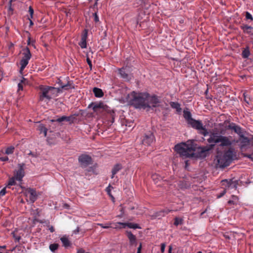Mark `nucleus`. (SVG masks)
<instances>
[{
  "label": "nucleus",
  "instance_id": "1",
  "mask_svg": "<svg viewBox=\"0 0 253 253\" xmlns=\"http://www.w3.org/2000/svg\"><path fill=\"white\" fill-rule=\"evenodd\" d=\"M127 100L130 104L137 109H147L156 107L160 102L158 97L155 95H150L147 92L132 91L127 95Z\"/></svg>",
  "mask_w": 253,
  "mask_h": 253
},
{
  "label": "nucleus",
  "instance_id": "2",
  "mask_svg": "<svg viewBox=\"0 0 253 253\" xmlns=\"http://www.w3.org/2000/svg\"><path fill=\"white\" fill-rule=\"evenodd\" d=\"M214 146V144H211L210 148L206 147H199L198 148V152L199 153L198 155H196L195 153L196 149V146L191 142L178 144L175 146L174 148L175 151L179 155V156L184 159L195 157H205L209 151Z\"/></svg>",
  "mask_w": 253,
  "mask_h": 253
},
{
  "label": "nucleus",
  "instance_id": "3",
  "mask_svg": "<svg viewBox=\"0 0 253 253\" xmlns=\"http://www.w3.org/2000/svg\"><path fill=\"white\" fill-rule=\"evenodd\" d=\"M238 132V146L241 150V155L249 158L253 162V145L251 144L253 142V136L239 126Z\"/></svg>",
  "mask_w": 253,
  "mask_h": 253
},
{
  "label": "nucleus",
  "instance_id": "4",
  "mask_svg": "<svg viewBox=\"0 0 253 253\" xmlns=\"http://www.w3.org/2000/svg\"><path fill=\"white\" fill-rule=\"evenodd\" d=\"M40 100L47 101L52 98L57 97L59 93H62L60 88L41 85L40 86Z\"/></svg>",
  "mask_w": 253,
  "mask_h": 253
},
{
  "label": "nucleus",
  "instance_id": "5",
  "mask_svg": "<svg viewBox=\"0 0 253 253\" xmlns=\"http://www.w3.org/2000/svg\"><path fill=\"white\" fill-rule=\"evenodd\" d=\"M233 155L234 150L232 148L224 153L217 152L215 159L217 167L224 168L228 166L233 160Z\"/></svg>",
  "mask_w": 253,
  "mask_h": 253
},
{
  "label": "nucleus",
  "instance_id": "6",
  "mask_svg": "<svg viewBox=\"0 0 253 253\" xmlns=\"http://www.w3.org/2000/svg\"><path fill=\"white\" fill-rule=\"evenodd\" d=\"M188 125L190 126L192 128L196 129L199 131V133L207 136L209 132L201 121L196 120L193 118L187 123Z\"/></svg>",
  "mask_w": 253,
  "mask_h": 253
},
{
  "label": "nucleus",
  "instance_id": "7",
  "mask_svg": "<svg viewBox=\"0 0 253 253\" xmlns=\"http://www.w3.org/2000/svg\"><path fill=\"white\" fill-rule=\"evenodd\" d=\"M23 57L20 61V64L21 65L20 70H23L29 63V60L32 57V54L30 52V49L26 47L23 50Z\"/></svg>",
  "mask_w": 253,
  "mask_h": 253
},
{
  "label": "nucleus",
  "instance_id": "8",
  "mask_svg": "<svg viewBox=\"0 0 253 253\" xmlns=\"http://www.w3.org/2000/svg\"><path fill=\"white\" fill-rule=\"evenodd\" d=\"M26 196L29 198L28 201L33 204L38 198V194L35 189L28 188L25 191Z\"/></svg>",
  "mask_w": 253,
  "mask_h": 253
},
{
  "label": "nucleus",
  "instance_id": "9",
  "mask_svg": "<svg viewBox=\"0 0 253 253\" xmlns=\"http://www.w3.org/2000/svg\"><path fill=\"white\" fill-rule=\"evenodd\" d=\"M155 141V137L153 132L151 131H148L146 132L142 140V143L146 145H150L153 142Z\"/></svg>",
  "mask_w": 253,
  "mask_h": 253
},
{
  "label": "nucleus",
  "instance_id": "10",
  "mask_svg": "<svg viewBox=\"0 0 253 253\" xmlns=\"http://www.w3.org/2000/svg\"><path fill=\"white\" fill-rule=\"evenodd\" d=\"M88 107L92 108V110L94 112H97L98 111H100L101 110H106L107 106L106 105H104V104L102 102H95L90 104L89 105Z\"/></svg>",
  "mask_w": 253,
  "mask_h": 253
},
{
  "label": "nucleus",
  "instance_id": "11",
  "mask_svg": "<svg viewBox=\"0 0 253 253\" xmlns=\"http://www.w3.org/2000/svg\"><path fill=\"white\" fill-rule=\"evenodd\" d=\"M91 158L87 155H82L79 157V161L84 167L91 164Z\"/></svg>",
  "mask_w": 253,
  "mask_h": 253
},
{
  "label": "nucleus",
  "instance_id": "12",
  "mask_svg": "<svg viewBox=\"0 0 253 253\" xmlns=\"http://www.w3.org/2000/svg\"><path fill=\"white\" fill-rule=\"evenodd\" d=\"M218 143H220V146H230L232 145V141L229 137L219 135Z\"/></svg>",
  "mask_w": 253,
  "mask_h": 253
},
{
  "label": "nucleus",
  "instance_id": "13",
  "mask_svg": "<svg viewBox=\"0 0 253 253\" xmlns=\"http://www.w3.org/2000/svg\"><path fill=\"white\" fill-rule=\"evenodd\" d=\"M24 164H19V169L14 173V177L17 180L21 181L24 176Z\"/></svg>",
  "mask_w": 253,
  "mask_h": 253
},
{
  "label": "nucleus",
  "instance_id": "14",
  "mask_svg": "<svg viewBox=\"0 0 253 253\" xmlns=\"http://www.w3.org/2000/svg\"><path fill=\"white\" fill-rule=\"evenodd\" d=\"M87 30L86 29H84L82 35L81 40L80 42L79 43V45L81 46L82 48H85L86 47V40L87 38Z\"/></svg>",
  "mask_w": 253,
  "mask_h": 253
},
{
  "label": "nucleus",
  "instance_id": "15",
  "mask_svg": "<svg viewBox=\"0 0 253 253\" xmlns=\"http://www.w3.org/2000/svg\"><path fill=\"white\" fill-rule=\"evenodd\" d=\"M241 29L243 30V32L245 34L253 36V27L248 26L247 24H242L240 26Z\"/></svg>",
  "mask_w": 253,
  "mask_h": 253
},
{
  "label": "nucleus",
  "instance_id": "16",
  "mask_svg": "<svg viewBox=\"0 0 253 253\" xmlns=\"http://www.w3.org/2000/svg\"><path fill=\"white\" fill-rule=\"evenodd\" d=\"M223 126L226 128L232 129L235 132L237 133V126L234 123H230L229 122H225Z\"/></svg>",
  "mask_w": 253,
  "mask_h": 253
},
{
  "label": "nucleus",
  "instance_id": "17",
  "mask_svg": "<svg viewBox=\"0 0 253 253\" xmlns=\"http://www.w3.org/2000/svg\"><path fill=\"white\" fill-rule=\"evenodd\" d=\"M127 237L129 241V243L130 245H133L136 244V238L135 235H134L131 231H126V232Z\"/></svg>",
  "mask_w": 253,
  "mask_h": 253
},
{
  "label": "nucleus",
  "instance_id": "18",
  "mask_svg": "<svg viewBox=\"0 0 253 253\" xmlns=\"http://www.w3.org/2000/svg\"><path fill=\"white\" fill-rule=\"evenodd\" d=\"M172 210H169V209H165L156 212L155 213V216L160 218V217L164 216L166 214H168L169 212H170Z\"/></svg>",
  "mask_w": 253,
  "mask_h": 253
},
{
  "label": "nucleus",
  "instance_id": "19",
  "mask_svg": "<svg viewBox=\"0 0 253 253\" xmlns=\"http://www.w3.org/2000/svg\"><path fill=\"white\" fill-rule=\"evenodd\" d=\"M119 73L121 77V78H123L125 80H129V77L128 76V74L127 73V72L126 71V68H122L119 69Z\"/></svg>",
  "mask_w": 253,
  "mask_h": 253
},
{
  "label": "nucleus",
  "instance_id": "20",
  "mask_svg": "<svg viewBox=\"0 0 253 253\" xmlns=\"http://www.w3.org/2000/svg\"><path fill=\"white\" fill-rule=\"evenodd\" d=\"M219 139V135L216 134H212L210 135V137L208 139V141L209 143H218Z\"/></svg>",
  "mask_w": 253,
  "mask_h": 253
},
{
  "label": "nucleus",
  "instance_id": "21",
  "mask_svg": "<svg viewBox=\"0 0 253 253\" xmlns=\"http://www.w3.org/2000/svg\"><path fill=\"white\" fill-rule=\"evenodd\" d=\"M62 89L68 90L70 88H74V86L72 81H68L66 84H61V87H59Z\"/></svg>",
  "mask_w": 253,
  "mask_h": 253
},
{
  "label": "nucleus",
  "instance_id": "22",
  "mask_svg": "<svg viewBox=\"0 0 253 253\" xmlns=\"http://www.w3.org/2000/svg\"><path fill=\"white\" fill-rule=\"evenodd\" d=\"M250 54H251V52H250V48L248 46H247L245 48H243L242 52L241 53V56L243 58H244V59L248 58L249 57V56L250 55Z\"/></svg>",
  "mask_w": 253,
  "mask_h": 253
},
{
  "label": "nucleus",
  "instance_id": "23",
  "mask_svg": "<svg viewBox=\"0 0 253 253\" xmlns=\"http://www.w3.org/2000/svg\"><path fill=\"white\" fill-rule=\"evenodd\" d=\"M169 104L172 108L176 109L177 112H181L182 109L180 107V104L179 103L177 102H170Z\"/></svg>",
  "mask_w": 253,
  "mask_h": 253
},
{
  "label": "nucleus",
  "instance_id": "24",
  "mask_svg": "<svg viewBox=\"0 0 253 253\" xmlns=\"http://www.w3.org/2000/svg\"><path fill=\"white\" fill-rule=\"evenodd\" d=\"M122 167L121 165L117 164L115 165L114 167L112 169V176L111 178H113L114 177V175L120 170L122 169Z\"/></svg>",
  "mask_w": 253,
  "mask_h": 253
},
{
  "label": "nucleus",
  "instance_id": "25",
  "mask_svg": "<svg viewBox=\"0 0 253 253\" xmlns=\"http://www.w3.org/2000/svg\"><path fill=\"white\" fill-rule=\"evenodd\" d=\"M183 117L187 123L193 119L191 112L189 111L187 109L183 111Z\"/></svg>",
  "mask_w": 253,
  "mask_h": 253
},
{
  "label": "nucleus",
  "instance_id": "26",
  "mask_svg": "<svg viewBox=\"0 0 253 253\" xmlns=\"http://www.w3.org/2000/svg\"><path fill=\"white\" fill-rule=\"evenodd\" d=\"M93 92L95 96L96 97H102L104 95V93L102 89L99 88L94 87L93 89Z\"/></svg>",
  "mask_w": 253,
  "mask_h": 253
},
{
  "label": "nucleus",
  "instance_id": "27",
  "mask_svg": "<svg viewBox=\"0 0 253 253\" xmlns=\"http://www.w3.org/2000/svg\"><path fill=\"white\" fill-rule=\"evenodd\" d=\"M38 130L40 131V133H43L44 137L46 136L47 129L44 126V125L42 124L38 126Z\"/></svg>",
  "mask_w": 253,
  "mask_h": 253
},
{
  "label": "nucleus",
  "instance_id": "28",
  "mask_svg": "<svg viewBox=\"0 0 253 253\" xmlns=\"http://www.w3.org/2000/svg\"><path fill=\"white\" fill-rule=\"evenodd\" d=\"M60 240L62 242L63 246L65 248H67L71 245V243L68 239L66 237H63L60 238Z\"/></svg>",
  "mask_w": 253,
  "mask_h": 253
},
{
  "label": "nucleus",
  "instance_id": "29",
  "mask_svg": "<svg viewBox=\"0 0 253 253\" xmlns=\"http://www.w3.org/2000/svg\"><path fill=\"white\" fill-rule=\"evenodd\" d=\"M26 82H27V80L25 78H23L21 80L20 82L18 84V90H23V84H25Z\"/></svg>",
  "mask_w": 253,
  "mask_h": 253
},
{
  "label": "nucleus",
  "instance_id": "30",
  "mask_svg": "<svg viewBox=\"0 0 253 253\" xmlns=\"http://www.w3.org/2000/svg\"><path fill=\"white\" fill-rule=\"evenodd\" d=\"M112 224V222H108V223H107L105 224H103V223H98L97 224V225L98 226H99L104 229H108L109 228L113 227V226H111Z\"/></svg>",
  "mask_w": 253,
  "mask_h": 253
},
{
  "label": "nucleus",
  "instance_id": "31",
  "mask_svg": "<svg viewBox=\"0 0 253 253\" xmlns=\"http://www.w3.org/2000/svg\"><path fill=\"white\" fill-rule=\"evenodd\" d=\"M76 115L74 114L70 116L67 117L66 118V121L70 122V124L73 123L75 120L76 119Z\"/></svg>",
  "mask_w": 253,
  "mask_h": 253
},
{
  "label": "nucleus",
  "instance_id": "32",
  "mask_svg": "<svg viewBox=\"0 0 253 253\" xmlns=\"http://www.w3.org/2000/svg\"><path fill=\"white\" fill-rule=\"evenodd\" d=\"M127 227L132 229H140L141 227L136 223H133L131 222L127 223Z\"/></svg>",
  "mask_w": 253,
  "mask_h": 253
},
{
  "label": "nucleus",
  "instance_id": "33",
  "mask_svg": "<svg viewBox=\"0 0 253 253\" xmlns=\"http://www.w3.org/2000/svg\"><path fill=\"white\" fill-rule=\"evenodd\" d=\"M58 247H59V245L58 244L54 243V244H50L49 245V248L52 252H54L56 250L58 249Z\"/></svg>",
  "mask_w": 253,
  "mask_h": 253
},
{
  "label": "nucleus",
  "instance_id": "34",
  "mask_svg": "<svg viewBox=\"0 0 253 253\" xmlns=\"http://www.w3.org/2000/svg\"><path fill=\"white\" fill-rule=\"evenodd\" d=\"M15 179H16V178L14 176L11 177V178H10L9 179V181H8V184L7 185V187L8 188H9L10 186L15 185V184H16Z\"/></svg>",
  "mask_w": 253,
  "mask_h": 253
},
{
  "label": "nucleus",
  "instance_id": "35",
  "mask_svg": "<svg viewBox=\"0 0 253 253\" xmlns=\"http://www.w3.org/2000/svg\"><path fill=\"white\" fill-rule=\"evenodd\" d=\"M183 223V219L182 218H180L178 217H175L174 218V225L175 226H178L179 224H182Z\"/></svg>",
  "mask_w": 253,
  "mask_h": 253
},
{
  "label": "nucleus",
  "instance_id": "36",
  "mask_svg": "<svg viewBox=\"0 0 253 253\" xmlns=\"http://www.w3.org/2000/svg\"><path fill=\"white\" fill-rule=\"evenodd\" d=\"M228 187L230 189L235 188L236 189L237 187V182L236 181H231L228 183Z\"/></svg>",
  "mask_w": 253,
  "mask_h": 253
},
{
  "label": "nucleus",
  "instance_id": "37",
  "mask_svg": "<svg viewBox=\"0 0 253 253\" xmlns=\"http://www.w3.org/2000/svg\"><path fill=\"white\" fill-rule=\"evenodd\" d=\"M14 147L13 146H10L7 147L5 150V154L7 155L11 154L14 152Z\"/></svg>",
  "mask_w": 253,
  "mask_h": 253
},
{
  "label": "nucleus",
  "instance_id": "38",
  "mask_svg": "<svg viewBox=\"0 0 253 253\" xmlns=\"http://www.w3.org/2000/svg\"><path fill=\"white\" fill-rule=\"evenodd\" d=\"M245 19L246 20H249L253 21V17L252 15L248 11L245 12Z\"/></svg>",
  "mask_w": 253,
  "mask_h": 253
},
{
  "label": "nucleus",
  "instance_id": "39",
  "mask_svg": "<svg viewBox=\"0 0 253 253\" xmlns=\"http://www.w3.org/2000/svg\"><path fill=\"white\" fill-rule=\"evenodd\" d=\"M66 116H63L60 118H58L56 120H52V122H57L60 123V122H62L63 121H66Z\"/></svg>",
  "mask_w": 253,
  "mask_h": 253
},
{
  "label": "nucleus",
  "instance_id": "40",
  "mask_svg": "<svg viewBox=\"0 0 253 253\" xmlns=\"http://www.w3.org/2000/svg\"><path fill=\"white\" fill-rule=\"evenodd\" d=\"M29 12L30 15V18H33L34 9L31 6L29 7Z\"/></svg>",
  "mask_w": 253,
  "mask_h": 253
},
{
  "label": "nucleus",
  "instance_id": "41",
  "mask_svg": "<svg viewBox=\"0 0 253 253\" xmlns=\"http://www.w3.org/2000/svg\"><path fill=\"white\" fill-rule=\"evenodd\" d=\"M110 114L112 119L111 122L113 123L114 122L115 113L114 111H110Z\"/></svg>",
  "mask_w": 253,
  "mask_h": 253
},
{
  "label": "nucleus",
  "instance_id": "42",
  "mask_svg": "<svg viewBox=\"0 0 253 253\" xmlns=\"http://www.w3.org/2000/svg\"><path fill=\"white\" fill-rule=\"evenodd\" d=\"M118 224H120L121 229L126 228V227H127V223L118 222Z\"/></svg>",
  "mask_w": 253,
  "mask_h": 253
},
{
  "label": "nucleus",
  "instance_id": "43",
  "mask_svg": "<svg viewBox=\"0 0 253 253\" xmlns=\"http://www.w3.org/2000/svg\"><path fill=\"white\" fill-rule=\"evenodd\" d=\"M13 0H10L9 1V8H8V13L10 14L12 13L13 9L11 7V3Z\"/></svg>",
  "mask_w": 253,
  "mask_h": 253
},
{
  "label": "nucleus",
  "instance_id": "44",
  "mask_svg": "<svg viewBox=\"0 0 253 253\" xmlns=\"http://www.w3.org/2000/svg\"><path fill=\"white\" fill-rule=\"evenodd\" d=\"M243 96H244V101L246 102H247V103L249 104V101H250V98L247 97V95L246 94V92H243Z\"/></svg>",
  "mask_w": 253,
  "mask_h": 253
},
{
  "label": "nucleus",
  "instance_id": "45",
  "mask_svg": "<svg viewBox=\"0 0 253 253\" xmlns=\"http://www.w3.org/2000/svg\"><path fill=\"white\" fill-rule=\"evenodd\" d=\"M6 250V246H0V253H4V252Z\"/></svg>",
  "mask_w": 253,
  "mask_h": 253
},
{
  "label": "nucleus",
  "instance_id": "46",
  "mask_svg": "<svg viewBox=\"0 0 253 253\" xmlns=\"http://www.w3.org/2000/svg\"><path fill=\"white\" fill-rule=\"evenodd\" d=\"M112 224H114L115 225V226L113 227L112 228L116 229H121V227H120L121 226L119 224H118V222H116V223L112 222Z\"/></svg>",
  "mask_w": 253,
  "mask_h": 253
},
{
  "label": "nucleus",
  "instance_id": "47",
  "mask_svg": "<svg viewBox=\"0 0 253 253\" xmlns=\"http://www.w3.org/2000/svg\"><path fill=\"white\" fill-rule=\"evenodd\" d=\"M5 193H6V189H5V188H4L0 191V196H4L5 194Z\"/></svg>",
  "mask_w": 253,
  "mask_h": 253
},
{
  "label": "nucleus",
  "instance_id": "48",
  "mask_svg": "<svg viewBox=\"0 0 253 253\" xmlns=\"http://www.w3.org/2000/svg\"><path fill=\"white\" fill-rule=\"evenodd\" d=\"M86 61H87V63L88 64L90 69H92V63H91V60L88 58H87L86 59Z\"/></svg>",
  "mask_w": 253,
  "mask_h": 253
},
{
  "label": "nucleus",
  "instance_id": "49",
  "mask_svg": "<svg viewBox=\"0 0 253 253\" xmlns=\"http://www.w3.org/2000/svg\"><path fill=\"white\" fill-rule=\"evenodd\" d=\"M93 15H94V21L96 22H98L99 21V17H98V15H97V14L96 13H95L93 14Z\"/></svg>",
  "mask_w": 253,
  "mask_h": 253
},
{
  "label": "nucleus",
  "instance_id": "50",
  "mask_svg": "<svg viewBox=\"0 0 253 253\" xmlns=\"http://www.w3.org/2000/svg\"><path fill=\"white\" fill-rule=\"evenodd\" d=\"M141 249H142V244L140 243L139 247L137 248V253H141Z\"/></svg>",
  "mask_w": 253,
  "mask_h": 253
},
{
  "label": "nucleus",
  "instance_id": "51",
  "mask_svg": "<svg viewBox=\"0 0 253 253\" xmlns=\"http://www.w3.org/2000/svg\"><path fill=\"white\" fill-rule=\"evenodd\" d=\"M225 193H226V191H225V190H224L223 191V192L220 194V195L217 196V198H219L222 197L225 194Z\"/></svg>",
  "mask_w": 253,
  "mask_h": 253
},
{
  "label": "nucleus",
  "instance_id": "52",
  "mask_svg": "<svg viewBox=\"0 0 253 253\" xmlns=\"http://www.w3.org/2000/svg\"><path fill=\"white\" fill-rule=\"evenodd\" d=\"M77 253H88V252L85 253V251L84 249H80L78 250Z\"/></svg>",
  "mask_w": 253,
  "mask_h": 253
},
{
  "label": "nucleus",
  "instance_id": "53",
  "mask_svg": "<svg viewBox=\"0 0 253 253\" xmlns=\"http://www.w3.org/2000/svg\"><path fill=\"white\" fill-rule=\"evenodd\" d=\"M28 155L29 156H31L33 157H37L36 154H34L33 153H32L31 151L30 152V153L29 154H28Z\"/></svg>",
  "mask_w": 253,
  "mask_h": 253
},
{
  "label": "nucleus",
  "instance_id": "54",
  "mask_svg": "<svg viewBox=\"0 0 253 253\" xmlns=\"http://www.w3.org/2000/svg\"><path fill=\"white\" fill-rule=\"evenodd\" d=\"M13 237L15 238V240L19 242L21 239L20 236H16L15 235H13Z\"/></svg>",
  "mask_w": 253,
  "mask_h": 253
},
{
  "label": "nucleus",
  "instance_id": "55",
  "mask_svg": "<svg viewBox=\"0 0 253 253\" xmlns=\"http://www.w3.org/2000/svg\"><path fill=\"white\" fill-rule=\"evenodd\" d=\"M80 232V228L78 227L76 230L74 231L75 234H77Z\"/></svg>",
  "mask_w": 253,
  "mask_h": 253
},
{
  "label": "nucleus",
  "instance_id": "56",
  "mask_svg": "<svg viewBox=\"0 0 253 253\" xmlns=\"http://www.w3.org/2000/svg\"><path fill=\"white\" fill-rule=\"evenodd\" d=\"M49 230L51 233H53L54 231V228L53 226L50 227Z\"/></svg>",
  "mask_w": 253,
  "mask_h": 253
},
{
  "label": "nucleus",
  "instance_id": "57",
  "mask_svg": "<svg viewBox=\"0 0 253 253\" xmlns=\"http://www.w3.org/2000/svg\"><path fill=\"white\" fill-rule=\"evenodd\" d=\"M171 251H172V247L171 246H169L168 252H169V253H171Z\"/></svg>",
  "mask_w": 253,
  "mask_h": 253
},
{
  "label": "nucleus",
  "instance_id": "58",
  "mask_svg": "<svg viewBox=\"0 0 253 253\" xmlns=\"http://www.w3.org/2000/svg\"><path fill=\"white\" fill-rule=\"evenodd\" d=\"M157 175H156V174H153L152 175V178L153 179L157 178Z\"/></svg>",
  "mask_w": 253,
  "mask_h": 253
},
{
  "label": "nucleus",
  "instance_id": "59",
  "mask_svg": "<svg viewBox=\"0 0 253 253\" xmlns=\"http://www.w3.org/2000/svg\"><path fill=\"white\" fill-rule=\"evenodd\" d=\"M165 250V245H162L161 247L162 252H164Z\"/></svg>",
  "mask_w": 253,
  "mask_h": 253
},
{
  "label": "nucleus",
  "instance_id": "60",
  "mask_svg": "<svg viewBox=\"0 0 253 253\" xmlns=\"http://www.w3.org/2000/svg\"><path fill=\"white\" fill-rule=\"evenodd\" d=\"M31 18H29V19L30 20V25H32L34 24L33 22H32V21L31 20Z\"/></svg>",
  "mask_w": 253,
  "mask_h": 253
},
{
  "label": "nucleus",
  "instance_id": "61",
  "mask_svg": "<svg viewBox=\"0 0 253 253\" xmlns=\"http://www.w3.org/2000/svg\"><path fill=\"white\" fill-rule=\"evenodd\" d=\"M27 42H28V44L30 45L31 44V39L30 38L28 39V40Z\"/></svg>",
  "mask_w": 253,
  "mask_h": 253
},
{
  "label": "nucleus",
  "instance_id": "62",
  "mask_svg": "<svg viewBox=\"0 0 253 253\" xmlns=\"http://www.w3.org/2000/svg\"><path fill=\"white\" fill-rule=\"evenodd\" d=\"M58 84H59V85H60V86H61V84H64L62 83V82H61V81H60V80L58 82Z\"/></svg>",
  "mask_w": 253,
  "mask_h": 253
},
{
  "label": "nucleus",
  "instance_id": "63",
  "mask_svg": "<svg viewBox=\"0 0 253 253\" xmlns=\"http://www.w3.org/2000/svg\"><path fill=\"white\" fill-rule=\"evenodd\" d=\"M232 203H233V201L230 200V201H228V204H231Z\"/></svg>",
  "mask_w": 253,
  "mask_h": 253
},
{
  "label": "nucleus",
  "instance_id": "64",
  "mask_svg": "<svg viewBox=\"0 0 253 253\" xmlns=\"http://www.w3.org/2000/svg\"><path fill=\"white\" fill-rule=\"evenodd\" d=\"M4 253H10L9 251L6 250L4 252Z\"/></svg>",
  "mask_w": 253,
  "mask_h": 253
}]
</instances>
